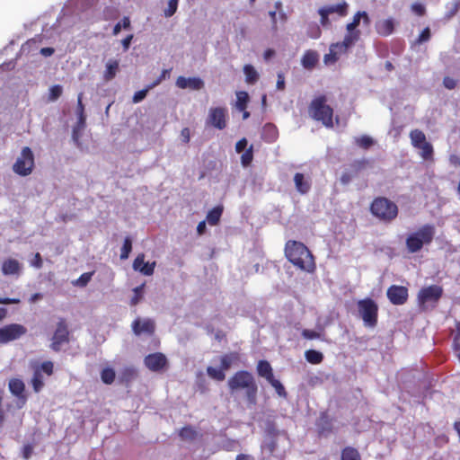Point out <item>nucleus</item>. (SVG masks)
<instances>
[{
    "label": "nucleus",
    "mask_w": 460,
    "mask_h": 460,
    "mask_svg": "<svg viewBox=\"0 0 460 460\" xmlns=\"http://www.w3.org/2000/svg\"><path fill=\"white\" fill-rule=\"evenodd\" d=\"M231 394L243 391L248 403L254 405L257 401L258 385L253 376L244 370L236 372L227 381Z\"/></svg>",
    "instance_id": "1"
},
{
    "label": "nucleus",
    "mask_w": 460,
    "mask_h": 460,
    "mask_svg": "<svg viewBox=\"0 0 460 460\" xmlns=\"http://www.w3.org/2000/svg\"><path fill=\"white\" fill-rule=\"evenodd\" d=\"M285 253L288 261L302 270L312 272L315 263L311 252L307 247L296 241H288L286 243Z\"/></svg>",
    "instance_id": "2"
},
{
    "label": "nucleus",
    "mask_w": 460,
    "mask_h": 460,
    "mask_svg": "<svg viewBox=\"0 0 460 460\" xmlns=\"http://www.w3.org/2000/svg\"><path fill=\"white\" fill-rule=\"evenodd\" d=\"M435 235V227L431 225H425L418 231L411 234L406 239V246L410 252H419L423 245L432 242Z\"/></svg>",
    "instance_id": "3"
},
{
    "label": "nucleus",
    "mask_w": 460,
    "mask_h": 460,
    "mask_svg": "<svg viewBox=\"0 0 460 460\" xmlns=\"http://www.w3.org/2000/svg\"><path fill=\"white\" fill-rule=\"evenodd\" d=\"M326 102L325 96L315 98L310 104L309 111L314 119L322 121L326 127H332L333 111Z\"/></svg>",
    "instance_id": "4"
},
{
    "label": "nucleus",
    "mask_w": 460,
    "mask_h": 460,
    "mask_svg": "<svg viewBox=\"0 0 460 460\" xmlns=\"http://www.w3.org/2000/svg\"><path fill=\"white\" fill-rule=\"evenodd\" d=\"M374 216L384 221H392L397 217L398 208L395 203L385 198L376 199L371 205Z\"/></svg>",
    "instance_id": "5"
},
{
    "label": "nucleus",
    "mask_w": 460,
    "mask_h": 460,
    "mask_svg": "<svg viewBox=\"0 0 460 460\" xmlns=\"http://www.w3.org/2000/svg\"><path fill=\"white\" fill-rule=\"evenodd\" d=\"M361 19H362V11H358L353 16L352 22L347 24V26H346L347 34L345 35L343 41L341 43H336V44L332 45V53H334L335 48H341L343 49H348L356 41L358 40V39L360 37V31L356 30V28L359 25Z\"/></svg>",
    "instance_id": "6"
},
{
    "label": "nucleus",
    "mask_w": 460,
    "mask_h": 460,
    "mask_svg": "<svg viewBox=\"0 0 460 460\" xmlns=\"http://www.w3.org/2000/svg\"><path fill=\"white\" fill-rule=\"evenodd\" d=\"M33 168V153L30 147L25 146L22 149L20 155L13 164V171L20 176H28L32 172Z\"/></svg>",
    "instance_id": "7"
},
{
    "label": "nucleus",
    "mask_w": 460,
    "mask_h": 460,
    "mask_svg": "<svg viewBox=\"0 0 460 460\" xmlns=\"http://www.w3.org/2000/svg\"><path fill=\"white\" fill-rule=\"evenodd\" d=\"M359 314L366 326L374 327L377 323V305L370 298H366L358 303Z\"/></svg>",
    "instance_id": "8"
},
{
    "label": "nucleus",
    "mask_w": 460,
    "mask_h": 460,
    "mask_svg": "<svg viewBox=\"0 0 460 460\" xmlns=\"http://www.w3.org/2000/svg\"><path fill=\"white\" fill-rule=\"evenodd\" d=\"M228 111L226 107H211L206 119V126L222 130L226 128Z\"/></svg>",
    "instance_id": "9"
},
{
    "label": "nucleus",
    "mask_w": 460,
    "mask_h": 460,
    "mask_svg": "<svg viewBox=\"0 0 460 460\" xmlns=\"http://www.w3.org/2000/svg\"><path fill=\"white\" fill-rule=\"evenodd\" d=\"M27 332V329L18 323H12L0 328V343H7L21 338Z\"/></svg>",
    "instance_id": "10"
},
{
    "label": "nucleus",
    "mask_w": 460,
    "mask_h": 460,
    "mask_svg": "<svg viewBox=\"0 0 460 460\" xmlns=\"http://www.w3.org/2000/svg\"><path fill=\"white\" fill-rule=\"evenodd\" d=\"M144 363L145 366L153 372L164 371L168 366L167 358L160 352L147 355L144 359Z\"/></svg>",
    "instance_id": "11"
},
{
    "label": "nucleus",
    "mask_w": 460,
    "mask_h": 460,
    "mask_svg": "<svg viewBox=\"0 0 460 460\" xmlns=\"http://www.w3.org/2000/svg\"><path fill=\"white\" fill-rule=\"evenodd\" d=\"M442 294V288L438 286H430L426 288H423L419 293V301L422 306H426V305L429 303L437 302Z\"/></svg>",
    "instance_id": "12"
},
{
    "label": "nucleus",
    "mask_w": 460,
    "mask_h": 460,
    "mask_svg": "<svg viewBox=\"0 0 460 460\" xmlns=\"http://www.w3.org/2000/svg\"><path fill=\"white\" fill-rule=\"evenodd\" d=\"M68 342V330L64 321L58 323L56 332L52 338L51 349L58 351L61 346Z\"/></svg>",
    "instance_id": "13"
},
{
    "label": "nucleus",
    "mask_w": 460,
    "mask_h": 460,
    "mask_svg": "<svg viewBox=\"0 0 460 460\" xmlns=\"http://www.w3.org/2000/svg\"><path fill=\"white\" fill-rule=\"evenodd\" d=\"M387 297L394 305H403L408 298V289L402 286L393 285L386 292Z\"/></svg>",
    "instance_id": "14"
},
{
    "label": "nucleus",
    "mask_w": 460,
    "mask_h": 460,
    "mask_svg": "<svg viewBox=\"0 0 460 460\" xmlns=\"http://www.w3.org/2000/svg\"><path fill=\"white\" fill-rule=\"evenodd\" d=\"M155 322L149 318H137L132 323V330L136 335H151L155 332Z\"/></svg>",
    "instance_id": "15"
},
{
    "label": "nucleus",
    "mask_w": 460,
    "mask_h": 460,
    "mask_svg": "<svg viewBox=\"0 0 460 460\" xmlns=\"http://www.w3.org/2000/svg\"><path fill=\"white\" fill-rule=\"evenodd\" d=\"M22 264L16 259L7 258L2 262L1 270L4 276H20L22 272Z\"/></svg>",
    "instance_id": "16"
},
{
    "label": "nucleus",
    "mask_w": 460,
    "mask_h": 460,
    "mask_svg": "<svg viewBox=\"0 0 460 460\" xmlns=\"http://www.w3.org/2000/svg\"><path fill=\"white\" fill-rule=\"evenodd\" d=\"M155 261L145 262V254L140 253L133 261V269L145 276H151L154 273Z\"/></svg>",
    "instance_id": "17"
},
{
    "label": "nucleus",
    "mask_w": 460,
    "mask_h": 460,
    "mask_svg": "<svg viewBox=\"0 0 460 460\" xmlns=\"http://www.w3.org/2000/svg\"><path fill=\"white\" fill-rule=\"evenodd\" d=\"M175 84L180 89L200 90L204 87V82L199 77L179 76Z\"/></svg>",
    "instance_id": "18"
},
{
    "label": "nucleus",
    "mask_w": 460,
    "mask_h": 460,
    "mask_svg": "<svg viewBox=\"0 0 460 460\" xmlns=\"http://www.w3.org/2000/svg\"><path fill=\"white\" fill-rule=\"evenodd\" d=\"M83 93H79L77 97V116L78 121L76 127L73 130V139L75 141H78L79 134L78 132L84 129L85 126V115H84V107L83 105Z\"/></svg>",
    "instance_id": "19"
},
{
    "label": "nucleus",
    "mask_w": 460,
    "mask_h": 460,
    "mask_svg": "<svg viewBox=\"0 0 460 460\" xmlns=\"http://www.w3.org/2000/svg\"><path fill=\"white\" fill-rule=\"evenodd\" d=\"M294 182L296 190L301 194L307 193L311 189V181L309 178L305 177L303 173H296L294 176Z\"/></svg>",
    "instance_id": "20"
},
{
    "label": "nucleus",
    "mask_w": 460,
    "mask_h": 460,
    "mask_svg": "<svg viewBox=\"0 0 460 460\" xmlns=\"http://www.w3.org/2000/svg\"><path fill=\"white\" fill-rule=\"evenodd\" d=\"M9 390L16 397L22 399L24 402L26 397L24 395L25 385L24 383L19 378H13L9 381Z\"/></svg>",
    "instance_id": "21"
},
{
    "label": "nucleus",
    "mask_w": 460,
    "mask_h": 460,
    "mask_svg": "<svg viewBox=\"0 0 460 460\" xmlns=\"http://www.w3.org/2000/svg\"><path fill=\"white\" fill-rule=\"evenodd\" d=\"M119 70V61L116 59H110L105 66L103 78L105 81L113 79Z\"/></svg>",
    "instance_id": "22"
},
{
    "label": "nucleus",
    "mask_w": 460,
    "mask_h": 460,
    "mask_svg": "<svg viewBox=\"0 0 460 460\" xmlns=\"http://www.w3.org/2000/svg\"><path fill=\"white\" fill-rule=\"evenodd\" d=\"M376 31L380 35H390L394 31V20L390 18L378 22Z\"/></svg>",
    "instance_id": "23"
},
{
    "label": "nucleus",
    "mask_w": 460,
    "mask_h": 460,
    "mask_svg": "<svg viewBox=\"0 0 460 460\" xmlns=\"http://www.w3.org/2000/svg\"><path fill=\"white\" fill-rule=\"evenodd\" d=\"M257 372L259 376L264 377L267 381L269 379H272V377L274 376L272 373V367L270 365V363L266 360L259 361L257 366Z\"/></svg>",
    "instance_id": "24"
},
{
    "label": "nucleus",
    "mask_w": 460,
    "mask_h": 460,
    "mask_svg": "<svg viewBox=\"0 0 460 460\" xmlns=\"http://www.w3.org/2000/svg\"><path fill=\"white\" fill-rule=\"evenodd\" d=\"M318 62V55L316 52L308 50L302 58V66L306 69H312Z\"/></svg>",
    "instance_id": "25"
},
{
    "label": "nucleus",
    "mask_w": 460,
    "mask_h": 460,
    "mask_svg": "<svg viewBox=\"0 0 460 460\" xmlns=\"http://www.w3.org/2000/svg\"><path fill=\"white\" fill-rule=\"evenodd\" d=\"M323 10H325L329 15L332 13H338L340 16H346L348 13V4L345 1H342L341 3L338 4L329 5L323 7Z\"/></svg>",
    "instance_id": "26"
},
{
    "label": "nucleus",
    "mask_w": 460,
    "mask_h": 460,
    "mask_svg": "<svg viewBox=\"0 0 460 460\" xmlns=\"http://www.w3.org/2000/svg\"><path fill=\"white\" fill-rule=\"evenodd\" d=\"M240 359L237 352H230L221 357V367L224 370L229 369L233 364Z\"/></svg>",
    "instance_id": "27"
},
{
    "label": "nucleus",
    "mask_w": 460,
    "mask_h": 460,
    "mask_svg": "<svg viewBox=\"0 0 460 460\" xmlns=\"http://www.w3.org/2000/svg\"><path fill=\"white\" fill-rule=\"evenodd\" d=\"M243 73L245 75V81L247 84H253L259 79V73L252 65H245L243 66Z\"/></svg>",
    "instance_id": "28"
},
{
    "label": "nucleus",
    "mask_w": 460,
    "mask_h": 460,
    "mask_svg": "<svg viewBox=\"0 0 460 460\" xmlns=\"http://www.w3.org/2000/svg\"><path fill=\"white\" fill-rule=\"evenodd\" d=\"M410 138L411 141V145L414 147H419L420 145L427 142L425 134L419 129L411 130L410 133Z\"/></svg>",
    "instance_id": "29"
},
{
    "label": "nucleus",
    "mask_w": 460,
    "mask_h": 460,
    "mask_svg": "<svg viewBox=\"0 0 460 460\" xmlns=\"http://www.w3.org/2000/svg\"><path fill=\"white\" fill-rule=\"evenodd\" d=\"M223 212L222 207H216L212 210H210L207 215V221L211 226H216L221 217Z\"/></svg>",
    "instance_id": "30"
},
{
    "label": "nucleus",
    "mask_w": 460,
    "mask_h": 460,
    "mask_svg": "<svg viewBox=\"0 0 460 460\" xmlns=\"http://www.w3.org/2000/svg\"><path fill=\"white\" fill-rule=\"evenodd\" d=\"M341 460H361V457L356 448L347 447L341 452Z\"/></svg>",
    "instance_id": "31"
},
{
    "label": "nucleus",
    "mask_w": 460,
    "mask_h": 460,
    "mask_svg": "<svg viewBox=\"0 0 460 460\" xmlns=\"http://www.w3.org/2000/svg\"><path fill=\"white\" fill-rule=\"evenodd\" d=\"M249 101V95L246 92L241 91L236 93V109L240 111L246 110Z\"/></svg>",
    "instance_id": "32"
},
{
    "label": "nucleus",
    "mask_w": 460,
    "mask_h": 460,
    "mask_svg": "<svg viewBox=\"0 0 460 460\" xmlns=\"http://www.w3.org/2000/svg\"><path fill=\"white\" fill-rule=\"evenodd\" d=\"M31 385H32L33 390L36 393L40 392L42 389V387L44 386L43 376H42L40 370H35L32 379H31Z\"/></svg>",
    "instance_id": "33"
},
{
    "label": "nucleus",
    "mask_w": 460,
    "mask_h": 460,
    "mask_svg": "<svg viewBox=\"0 0 460 460\" xmlns=\"http://www.w3.org/2000/svg\"><path fill=\"white\" fill-rule=\"evenodd\" d=\"M115 371L111 367H105L101 372V379L106 385H111L115 380Z\"/></svg>",
    "instance_id": "34"
},
{
    "label": "nucleus",
    "mask_w": 460,
    "mask_h": 460,
    "mask_svg": "<svg viewBox=\"0 0 460 460\" xmlns=\"http://www.w3.org/2000/svg\"><path fill=\"white\" fill-rule=\"evenodd\" d=\"M305 358L312 364H319L323 361V356L321 352L314 349L305 351Z\"/></svg>",
    "instance_id": "35"
},
{
    "label": "nucleus",
    "mask_w": 460,
    "mask_h": 460,
    "mask_svg": "<svg viewBox=\"0 0 460 460\" xmlns=\"http://www.w3.org/2000/svg\"><path fill=\"white\" fill-rule=\"evenodd\" d=\"M207 373L209 377L217 380V381H223L226 377L225 370L221 368H216L213 367H208L207 368Z\"/></svg>",
    "instance_id": "36"
},
{
    "label": "nucleus",
    "mask_w": 460,
    "mask_h": 460,
    "mask_svg": "<svg viewBox=\"0 0 460 460\" xmlns=\"http://www.w3.org/2000/svg\"><path fill=\"white\" fill-rule=\"evenodd\" d=\"M131 250H132L131 239L129 237H126L125 240H124L123 246L121 247L120 259L121 260L128 259Z\"/></svg>",
    "instance_id": "37"
},
{
    "label": "nucleus",
    "mask_w": 460,
    "mask_h": 460,
    "mask_svg": "<svg viewBox=\"0 0 460 460\" xmlns=\"http://www.w3.org/2000/svg\"><path fill=\"white\" fill-rule=\"evenodd\" d=\"M145 284H142L133 289L134 296L131 298L130 304L131 305H137L143 298Z\"/></svg>",
    "instance_id": "38"
},
{
    "label": "nucleus",
    "mask_w": 460,
    "mask_h": 460,
    "mask_svg": "<svg viewBox=\"0 0 460 460\" xmlns=\"http://www.w3.org/2000/svg\"><path fill=\"white\" fill-rule=\"evenodd\" d=\"M268 382L272 385V387H274V389L276 390L277 394L279 396H281V397L287 396V392L285 390V387L280 383V381L275 379L273 376L272 379H269Z\"/></svg>",
    "instance_id": "39"
},
{
    "label": "nucleus",
    "mask_w": 460,
    "mask_h": 460,
    "mask_svg": "<svg viewBox=\"0 0 460 460\" xmlns=\"http://www.w3.org/2000/svg\"><path fill=\"white\" fill-rule=\"evenodd\" d=\"M63 93V88L59 84L53 85L49 88V101L54 102L58 100Z\"/></svg>",
    "instance_id": "40"
},
{
    "label": "nucleus",
    "mask_w": 460,
    "mask_h": 460,
    "mask_svg": "<svg viewBox=\"0 0 460 460\" xmlns=\"http://www.w3.org/2000/svg\"><path fill=\"white\" fill-rule=\"evenodd\" d=\"M347 49H343L341 48H335L334 53H332V46L330 47V53L324 56V62L325 63H334L338 59V56L343 52H345Z\"/></svg>",
    "instance_id": "41"
},
{
    "label": "nucleus",
    "mask_w": 460,
    "mask_h": 460,
    "mask_svg": "<svg viewBox=\"0 0 460 460\" xmlns=\"http://www.w3.org/2000/svg\"><path fill=\"white\" fill-rule=\"evenodd\" d=\"M417 148L421 151L420 155L424 159H429V157H431L433 153V147L429 142H425Z\"/></svg>",
    "instance_id": "42"
},
{
    "label": "nucleus",
    "mask_w": 460,
    "mask_h": 460,
    "mask_svg": "<svg viewBox=\"0 0 460 460\" xmlns=\"http://www.w3.org/2000/svg\"><path fill=\"white\" fill-rule=\"evenodd\" d=\"M177 7H178V0H169L167 8H165L164 12V16L165 17L172 16L176 13Z\"/></svg>",
    "instance_id": "43"
},
{
    "label": "nucleus",
    "mask_w": 460,
    "mask_h": 460,
    "mask_svg": "<svg viewBox=\"0 0 460 460\" xmlns=\"http://www.w3.org/2000/svg\"><path fill=\"white\" fill-rule=\"evenodd\" d=\"M252 146H251L241 156L242 164L244 167L248 166L252 163Z\"/></svg>",
    "instance_id": "44"
},
{
    "label": "nucleus",
    "mask_w": 460,
    "mask_h": 460,
    "mask_svg": "<svg viewBox=\"0 0 460 460\" xmlns=\"http://www.w3.org/2000/svg\"><path fill=\"white\" fill-rule=\"evenodd\" d=\"M355 141L359 146H361L363 148H368L374 143L373 139L368 136H362V137H357L355 139Z\"/></svg>",
    "instance_id": "45"
},
{
    "label": "nucleus",
    "mask_w": 460,
    "mask_h": 460,
    "mask_svg": "<svg viewBox=\"0 0 460 460\" xmlns=\"http://www.w3.org/2000/svg\"><path fill=\"white\" fill-rule=\"evenodd\" d=\"M180 436L183 439L191 440L196 437V431L191 428L185 427L180 431Z\"/></svg>",
    "instance_id": "46"
},
{
    "label": "nucleus",
    "mask_w": 460,
    "mask_h": 460,
    "mask_svg": "<svg viewBox=\"0 0 460 460\" xmlns=\"http://www.w3.org/2000/svg\"><path fill=\"white\" fill-rule=\"evenodd\" d=\"M130 27V21L128 17H124L121 22H118L113 28V35H118L121 29H128Z\"/></svg>",
    "instance_id": "47"
},
{
    "label": "nucleus",
    "mask_w": 460,
    "mask_h": 460,
    "mask_svg": "<svg viewBox=\"0 0 460 460\" xmlns=\"http://www.w3.org/2000/svg\"><path fill=\"white\" fill-rule=\"evenodd\" d=\"M93 273L82 274L73 284L79 287H85L91 280Z\"/></svg>",
    "instance_id": "48"
},
{
    "label": "nucleus",
    "mask_w": 460,
    "mask_h": 460,
    "mask_svg": "<svg viewBox=\"0 0 460 460\" xmlns=\"http://www.w3.org/2000/svg\"><path fill=\"white\" fill-rule=\"evenodd\" d=\"M307 35L312 39H318L321 36L320 27L315 23L310 24Z\"/></svg>",
    "instance_id": "49"
},
{
    "label": "nucleus",
    "mask_w": 460,
    "mask_h": 460,
    "mask_svg": "<svg viewBox=\"0 0 460 460\" xmlns=\"http://www.w3.org/2000/svg\"><path fill=\"white\" fill-rule=\"evenodd\" d=\"M457 333L455 338V351L456 357L460 359V323H456Z\"/></svg>",
    "instance_id": "50"
},
{
    "label": "nucleus",
    "mask_w": 460,
    "mask_h": 460,
    "mask_svg": "<svg viewBox=\"0 0 460 460\" xmlns=\"http://www.w3.org/2000/svg\"><path fill=\"white\" fill-rule=\"evenodd\" d=\"M430 39V30L429 28H426L420 34L419 38L416 40V43L421 44L423 42L428 41Z\"/></svg>",
    "instance_id": "51"
},
{
    "label": "nucleus",
    "mask_w": 460,
    "mask_h": 460,
    "mask_svg": "<svg viewBox=\"0 0 460 460\" xmlns=\"http://www.w3.org/2000/svg\"><path fill=\"white\" fill-rule=\"evenodd\" d=\"M53 363L51 361H45L41 364L39 370L43 371L47 375L50 376L53 373Z\"/></svg>",
    "instance_id": "52"
},
{
    "label": "nucleus",
    "mask_w": 460,
    "mask_h": 460,
    "mask_svg": "<svg viewBox=\"0 0 460 460\" xmlns=\"http://www.w3.org/2000/svg\"><path fill=\"white\" fill-rule=\"evenodd\" d=\"M148 91L149 90L146 87V89L136 92L133 96V102L137 103V102H140L142 100H144L146 98Z\"/></svg>",
    "instance_id": "53"
},
{
    "label": "nucleus",
    "mask_w": 460,
    "mask_h": 460,
    "mask_svg": "<svg viewBox=\"0 0 460 460\" xmlns=\"http://www.w3.org/2000/svg\"><path fill=\"white\" fill-rule=\"evenodd\" d=\"M302 336L305 339L313 340L318 339L320 337V334L314 331L305 329L302 332Z\"/></svg>",
    "instance_id": "54"
},
{
    "label": "nucleus",
    "mask_w": 460,
    "mask_h": 460,
    "mask_svg": "<svg viewBox=\"0 0 460 460\" xmlns=\"http://www.w3.org/2000/svg\"><path fill=\"white\" fill-rule=\"evenodd\" d=\"M411 10L412 12H414L416 14L418 15H423L425 13V7L423 4H420V3H414L412 5H411Z\"/></svg>",
    "instance_id": "55"
},
{
    "label": "nucleus",
    "mask_w": 460,
    "mask_h": 460,
    "mask_svg": "<svg viewBox=\"0 0 460 460\" xmlns=\"http://www.w3.org/2000/svg\"><path fill=\"white\" fill-rule=\"evenodd\" d=\"M318 13L321 16V24L323 26H327L329 24V18H328L329 13L323 8H320Z\"/></svg>",
    "instance_id": "56"
},
{
    "label": "nucleus",
    "mask_w": 460,
    "mask_h": 460,
    "mask_svg": "<svg viewBox=\"0 0 460 460\" xmlns=\"http://www.w3.org/2000/svg\"><path fill=\"white\" fill-rule=\"evenodd\" d=\"M31 265L36 269L42 267V259L39 252L34 255V259L31 261Z\"/></svg>",
    "instance_id": "57"
},
{
    "label": "nucleus",
    "mask_w": 460,
    "mask_h": 460,
    "mask_svg": "<svg viewBox=\"0 0 460 460\" xmlns=\"http://www.w3.org/2000/svg\"><path fill=\"white\" fill-rule=\"evenodd\" d=\"M443 84L444 86L449 90H452L456 86V81L448 76L444 78Z\"/></svg>",
    "instance_id": "58"
},
{
    "label": "nucleus",
    "mask_w": 460,
    "mask_h": 460,
    "mask_svg": "<svg viewBox=\"0 0 460 460\" xmlns=\"http://www.w3.org/2000/svg\"><path fill=\"white\" fill-rule=\"evenodd\" d=\"M247 146V140L245 138H242L235 145V151L237 153H241L245 150Z\"/></svg>",
    "instance_id": "59"
},
{
    "label": "nucleus",
    "mask_w": 460,
    "mask_h": 460,
    "mask_svg": "<svg viewBox=\"0 0 460 460\" xmlns=\"http://www.w3.org/2000/svg\"><path fill=\"white\" fill-rule=\"evenodd\" d=\"M136 376V370L133 367H127L123 371V376L126 378H133Z\"/></svg>",
    "instance_id": "60"
},
{
    "label": "nucleus",
    "mask_w": 460,
    "mask_h": 460,
    "mask_svg": "<svg viewBox=\"0 0 460 460\" xmlns=\"http://www.w3.org/2000/svg\"><path fill=\"white\" fill-rule=\"evenodd\" d=\"M133 40V35L130 34L128 35L127 38H125L124 40H122L121 43H122V46H123V49L125 51H127L131 44V41Z\"/></svg>",
    "instance_id": "61"
},
{
    "label": "nucleus",
    "mask_w": 460,
    "mask_h": 460,
    "mask_svg": "<svg viewBox=\"0 0 460 460\" xmlns=\"http://www.w3.org/2000/svg\"><path fill=\"white\" fill-rule=\"evenodd\" d=\"M270 18H271V22H272V30L273 31H277L278 30V27H277V12L276 11H270L269 13Z\"/></svg>",
    "instance_id": "62"
},
{
    "label": "nucleus",
    "mask_w": 460,
    "mask_h": 460,
    "mask_svg": "<svg viewBox=\"0 0 460 460\" xmlns=\"http://www.w3.org/2000/svg\"><path fill=\"white\" fill-rule=\"evenodd\" d=\"M277 88L279 90H283L285 88V79L281 74L278 75Z\"/></svg>",
    "instance_id": "63"
},
{
    "label": "nucleus",
    "mask_w": 460,
    "mask_h": 460,
    "mask_svg": "<svg viewBox=\"0 0 460 460\" xmlns=\"http://www.w3.org/2000/svg\"><path fill=\"white\" fill-rule=\"evenodd\" d=\"M181 136L182 140L185 143H188L190 141V129L188 128H184L181 132Z\"/></svg>",
    "instance_id": "64"
}]
</instances>
